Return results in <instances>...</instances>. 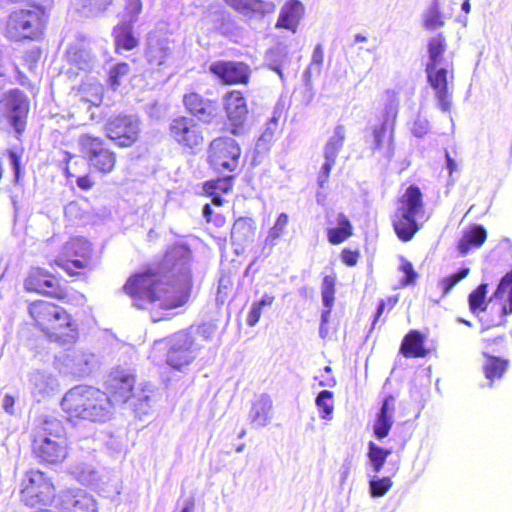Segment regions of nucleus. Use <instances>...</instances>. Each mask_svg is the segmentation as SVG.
Returning a JSON list of instances; mask_svg holds the SVG:
<instances>
[{"label":"nucleus","mask_w":512,"mask_h":512,"mask_svg":"<svg viewBox=\"0 0 512 512\" xmlns=\"http://www.w3.org/2000/svg\"><path fill=\"white\" fill-rule=\"evenodd\" d=\"M483 357L485 361L482 366V372L488 380L489 386H493L497 380H500L506 374L510 361L496 355Z\"/></svg>","instance_id":"31"},{"label":"nucleus","mask_w":512,"mask_h":512,"mask_svg":"<svg viewBox=\"0 0 512 512\" xmlns=\"http://www.w3.org/2000/svg\"><path fill=\"white\" fill-rule=\"evenodd\" d=\"M48 15L45 8L36 2L14 9L7 17L5 36L15 42L35 41L43 37Z\"/></svg>","instance_id":"6"},{"label":"nucleus","mask_w":512,"mask_h":512,"mask_svg":"<svg viewBox=\"0 0 512 512\" xmlns=\"http://www.w3.org/2000/svg\"><path fill=\"white\" fill-rule=\"evenodd\" d=\"M261 315L262 308L256 302H253L251 309L247 315V324L250 327L255 326L259 322Z\"/></svg>","instance_id":"59"},{"label":"nucleus","mask_w":512,"mask_h":512,"mask_svg":"<svg viewBox=\"0 0 512 512\" xmlns=\"http://www.w3.org/2000/svg\"><path fill=\"white\" fill-rule=\"evenodd\" d=\"M203 217L207 223H211L217 228L226 225V217L221 213H215L212 206L208 203L203 206Z\"/></svg>","instance_id":"52"},{"label":"nucleus","mask_w":512,"mask_h":512,"mask_svg":"<svg viewBox=\"0 0 512 512\" xmlns=\"http://www.w3.org/2000/svg\"><path fill=\"white\" fill-rule=\"evenodd\" d=\"M209 71L224 85L229 86L248 85L252 74L250 66L243 61H215L210 65Z\"/></svg>","instance_id":"18"},{"label":"nucleus","mask_w":512,"mask_h":512,"mask_svg":"<svg viewBox=\"0 0 512 512\" xmlns=\"http://www.w3.org/2000/svg\"><path fill=\"white\" fill-rule=\"evenodd\" d=\"M447 49V38L442 32L432 36L427 42L428 61L425 67L427 82L434 90L439 108L443 112L451 111L454 80L453 61H447L445 58Z\"/></svg>","instance_id":"3"},{"label":"nucleus","mask_w":512,"mask_h":512,"mask_svg":"<svg viewBox=\"0 0 512 512\" xmlns=\"http://www.w3.org/2000/svg\"><path fill=\"white\" fill-rule=\"evenodd\" d=\"M391 454L390 449H384L374 442L368 444V458L372 463L375 472H380L386 462L387 457Z\"/></svg>","instance_id":"42"},{"label":"nucleus","mask_w":512,"mask_h":512,"mask_svg":"<svg viewBox=\"0 0 512 512\" xmlns=\"http://www.w3.org/2000/svg\"><path fill=\"white\" fill-rule=\"evenodd\" d=\"M319 386L322 387H334L336 385V379L333 376H328L318 380Z\"/></svg>","instance_id":"64"},{"label":"nucleus","mask_w":512,"mask_h":512,"mask_svg":"<svg viewBox=\"0 0 512 512\" xmlns=\"http://www.w3.org/2000/svg\"><path fill=\"white\" fill-rule=\"evenodd\" d=\"M69 438L64 424L54 417L39 420L32 433L31 451L39 463L58 464L69 455Z\"/></svg>","instance_id":"5"},{"label":"nucleus","mask_w":512,"mask_h":512,"mask_svg":"<svg viewBox=\"0 0 512 512\" xmlns=\"http://www.w3.org/2000/svg\"><path fill=\"white\" fill-rule=\"evenodd\" d=\"M60 504L64 512H98L94 498L78 488L64 491Z\"/></svg>","instance_id":"21"},{"label":"nucleus","mask_w":512,"mask_h":512,"mask_svg":"<svg viewBox=\"0 0 512 512\" xmlns=\"http://www.w3.org/2000/svg\"><path fill=\"white\" fill-rule=\"evenodd\" d=\"M234 175L230 174L224 177L211 179L203 183V193L212 199V203L216 206H223L226 200L222 197L233 189Z\"/></svg>","instance_id":"26"},{"label":"nucleus","mask_w":512,"mask_h":512,"mask_svg":"<svg viewBox=\"0 0 512 512\" xmlns=\"http://www.w3.org/2000/svg\"><path fill=\"white\" fill-rule=\"evenodd\" d=\"M130 73V66L127 62H118L113 65L108 72L106 83L109 88L116 91L124 78Z\"/></svg>","instance_id":"41"},{"label":"nucleus","mask_w":512,"mask_h":512,"mask_svg":"<svg viewBox=\"0 0 512 512\" xmlns=\"http://www.w3.org/2000/svg\"><path fill=\"white\" fill-rule=\"evenodd\" d=\"M8 124L13 128L17 138L27 129L31 101L29 96L19 88H13L1 98Z\"/></svg>","instance_id":"14"},{"label":"nucleus","mask_w":512,"mask_h":512,"mask_svg":"<svg viewBox=\"0 0 512 512\" xmlns=\"http://www.w3.org/2000/svg\"><path fill=\"white\" fill-rule=\"evenodd\" d=\"M194 340L188 333H178L167 342L166 362L174 369L180 370L195 358Z\"/></svg>","instance_id":"20"},{"label":"nucleus","mask_w":512,"mask_h":512,"mask_svg":"<svg viewBox=\"0 0 512 512\" xmlns=\"http://www.w3.org/2000/svg\"><path fill=\"white\" fill-rule=\"evenodd\" d=\"M400 353L405 358H425L431 350L426 346V335L421 331L413 329L404 335Z\"/></svg>","instance_id":"23"},{"label":"nucleus","mask_w":512,"mask_h":512,"mask_svg":"<svg viewBox=\"0 0 512 512\" xmlns=\"http://www.w3.org/2000/svg\"><path fill=\"white\" fill-rule=\"evenodd\" d=\"M54 263L71 277L85 275L92 268L91 244L81 238L69 240Z\"/></svg>","instance_id":"13"},{"label":"nucleus","mask_w":512,"mask_h":512,"mask_svg":"<svg viewBox=\"0 0 512 512\" xmlns=\"http://www.w3.org/2000/svg\"><path fill=\"white\" fill-rule=\"evenodd\" d=\"M104 392L109 399L112 411L114 405L125 404L131 399H135L139 403L148 401L153 389L147 383L137 386L134 373L117 369L108 375Z\"/></svg>","instance_id":"7"},{"label":"nucleus","mask_w":512,"mask_h":512,"mask_svg":"<svg viewBox=\"0 0 512 512\" xmlns=\"http://www.w3.org/2000/svg\"><path fill=\"white\" fill-rule=\"evenodd\" d=\"M114 0H79L80 9L94 16L104 14L113 4Z\"/></svg>","instance_id":"44"},{"label":"nucleus","mask_w":512,"mask_h":512,"mask_svg":"<svg viewBox=\"0 0 512 512\" xmlns=\"http://www.w3.org/2000/svg\"><path fill=\"white\" fill-rule=\"evenodd\" d=\"M316 405L319 409L322 411L321 417L323 419L328 418L334 409L333 404V392L329 390H323L321 391L318 396L316 397Z\"/></svg>","instance_id":"47"},{"label":"nucleus","mask_w":512,"mask_h":512,"mask_svg":"<svg viewBox=\"0 0 512 512\" xmlns=\"http://www.w3.org/2000/svg\"><path fill=\"white\" fill-rule=\"evenodd\" d=\"M104 130L106 137L120 148L132 147L140 135L138 119L126 114H118L109 118Z\"/></svg>","instance_id":"17"},{"label":"nucleus","mask_w":512,"mask_h":512,"mask_svg":"<svg viewBox=\"0 0 512 512\" xmlns=\"http://www.w3.org/2000/svg\"><path fill=\"white\" fill-rule=\"evenodd\" d=\"M64 163L65 176L67 178H76V185L79 189L88 191L96 185V181L91 173H85L81 175L84 170V163L79 158V156L66 151Z\"/></svg>","instance_id":"22"},{"label":"nucleus","mask_w":512,"mask_h":512,"mask_svg":"<svg viewBox=\"0 0 512 512\" xmlns=\"http://www.w3.org/2000/svg\"><path fill=\"white\" fill-rule=\"evenodd\" d=\"M60 405L71 422L80 420L105 422L112 415L106 393L88 385H76L70 388L64 394Z\"/></svg>","instance_id":"4"},{"label":"nucleus","mask_w":512,"mask_h":512,"mask_svg":"<svg viewBox=\"0 0 512 512\" xmlns=\"http://www.w3.org/2000/svg\"><path fill=\"white\" fill-rule=\"evenodd\" d=\"M399 270L405 274V277L400 280L401 287L414 285L416 283L418 273L415 271L411 261L402 257L399 265Z\"/></svg>","instance_id":"48"},{"label":"nucleus","mask_w":512,"mask_h":512,"mask_svg":"<svg viewBox=\"0 0 512 512\" xmlns=\"http://www.w3.org/2000/svg\"><path fill=\"white\" fill-rule=\"evenodd\" d=\"M470 272L468 267H463L457 272L441 278L438 281V286L443 295H447L454 286H456L462 279H464Z\"/></svg>","instance_id":"45"},{"label":"nucleus","mask_w":512,"mask_h":512,"mask_svg":"<svg viewBox=\"0 0 512 512\" xmlns=\"http://www.w3.org/2000/svg\"><path fill=\"white\" fill-rule=\"evenodd\" d=\"M423 25L426 29H436L444 25L438 4L435 2L430 10L424 15Z\"/></svg>","instance_id":"49"},{"label":"nucleus","mask_w":512,"mask_h":512,"mask_svg":"<svg viewBox=\"0 0 512 512\" xmlns=\"http://www.w3.org/2000/svg\"><path fill=\"white\" fill-rule=\"evenodd\" d=\"M344 139L345 133L343 126H337L335 128L334 135L326 143L324 155L336 159L341 147L343 146Z\"/></svg>","instance_id":"46"},{"label":"nucleus","mask_w":512,"mask_h":512,"mask_svg":"<svg viewBox=\"0 0 512 512\" xmlns=\"http://www.w3.org/2000/svg\"><path fill=\"white\" fill-rule=\"evenodd\" d=\"M337 275L332 272L325 275L321 283V296L324 306L327 308L321 313V324L326 325L329 322L331 308L335 301Z\"/></svg>","instance_id":"32"},{"label":"nucleus","mask_w":512,"mask_h":512,"mask_svg":"<svg viewBox=\"0 0 512 512\" xmlns=\"http://www.w3.org/2000/svg\"><path fill=\"white\" fill-rule=\"evenodd\" d=\"M396 211L417 215L423 210V194L416 185H410L398 199Z\"/></svg>","instance_id":"30"},{"label":"nucleus","mask_w":512,"mask_h":512,"mask_svg":"<svg viewBox=\"0 0 512 512\" xmlns=\"http://www.w3.org/2000/svg\"><path fill=\"white\" fill-rule=\"evenodd\" d=\"M126 10L131 15V18H137L142 10L141 0H127ZM133 19H131L132 21Z\"/></svg>","instance_id":"61"},{"label":"nucleus","mask_w":512,"mask_h":512,"mask_svg":"<svg viewBox=\"0 0 512 512\" xmlns=\"http://www.w3.org/2000/svg\"><path fill=\"white\" fill-rule=\"evenodd\" d=\"M69 62L81 70L90 69L89 54L79 48L70 49L68 52Z\"/></svg>","instance_id":"51"},{"label":"nucleus","mask_w":512,"mask_h":512,"mask_svg":"<svg viewBox=\"0 0 512 512\" xmlns=\"http://www.w3.org/2000/svg\"><path fill=\"white\" fill-rule=\"evenodd\" d=\"M394 411V397L388 395L384 398L373 425L374 435L377 439H383L389 435L393 425L392 414Z\"/></svg>","instance_id":"25"},{"label":"nucleus","mask_w":512,"mask_h":512,"mask_svg":"<svg viewBox=\"0 0 512 512\" xmlns=\"http://www.w3.org/2000/svg\"><path fill=\"white\" fill-rule=\"evenodd\" d=\"M392 224L396 236L402 242L412 240L420 230V225L416 221V215L413 214L396 211Z\"/></svg>","instance_id":"27"},{"label":"nucleus","mask_w":512,"mask_h":512,"mask_svg":"<svg viewBox=\"0 0 512 512\" xmlns=\"http://www.w3.org/2000/svg\"><path fill=\"white\" fill-rule=\"evenodd\" d=\"M242 148L230 136H218L207 147V163L218 173H234L241 165Z\"/></svg>","instance_id":"10"},{"label":"nucleus","mask_w":512,"mask_h":512,"mask_svg":"<svg viewBox=\"0 0 512 512\" xmlns=\"http://www.w3.org/2000/svg\"><path fill=\"white\" fill-rule=\"evenodd\" d=\"M170 50L168 47L163 46L159 48H152L148 51V61L151 64L160 66L166 62V58Z\"/></svg>","instance_id":"54"},{"label":"nucleus","mask_w":512,"mask_h":512,"mask_svg":"<svg viewBox=\"0 0 512 512\" xmlns=\"http://www.w3.org/2000/svg\"><path fill=\"white\" fill-rule=\"evenodd\" d=\"M385 303L384 300H381L377 306V309L374 313L373 320H372V327H374L377 322L379 321L380 317L382 316L384 310H385Z\"/></svg>","instance_id":"63"},{"label":"nucleus","mask_w":512,"mask_h":512,"mask_svg":"<svg viewBox=\"0 0 512 512\" xmlns=\"http://www.w3.org/2000/svg\"><path fill=\"white\" fill-rule=\"evenodd\" d=\"M63 277L41 266H32L23 280V288L28 293L48 296L58 301H67V293L62 287Z\"/></svg>","instance_id":"12"},{"label":"nucleus","mask_w":512,"mask_h":512,"mask_svg":"<svg viewBox=\"0 0 512 512\" xmlns=\"http://www.w3.org/2000/svg\"><path fill=\"white\" fill-rule=\"evenodd\" d=\"M393 482L389 477L371 479L369 482L370 494L373 497L384 496L392 487Z\"/></svg>","instance_id":"50"},{"label":"nucleus","mask_w":512,"mask_h":512,"mask_svg":"<svg viewBox=\"0 0 512 512\" xmlns=\"http://www.w3.org/2000/svg\"><path fill=\"white\" fill-rule=\"evenodd\" d=\"M170 140L181 150L195 154L204 146L206 135L200 121L188 115H176L168 122Z\"/></svg>","instance_id":"9"},{"label":"nucleus","mask_w":512,"mask_h":512,"mask_svg":"<svg viewBox=\"0 0 512 512\" xmlns=\"http://www.w3.org/2000/svg\"><path fill=\"white\" fill-rule=\"evenodd\" d=\"M10 158L15 171V177L18 179L20 174V156L16 152L12 151L10 152Z\"/></svg>","instance_id":"62"},{"label":"nucleus","mask_w":512,"mask_h":512,"mask_svg":"<svg viewBox=\"0 0 512 512\" xmlns=\"http://www.w3.org/2000/svg\"><path fill=\"white\" fill-rule=\"evenodd\" d=\"M361 257V252L359 249H351V248H344L342 249L340 253V258L342 263H344L348 267L355 266L359 259Z\"/></svg>","instance_id":"55"},{"label":"nucleus","mask_w":512,"mask_h":512,"mask_svg":"<svg viewBox=\"0 0 512 512\" xmlns=\"http://www.w3.org/2000/svg\"><path fill=\"white\" fill-rule=\"evenodd\" d=\"M228 130L238 136L246 130L249 118V106L245 93L239 89L226 91L222 97Z\"/></svg>","instance_id":"16"},{"label":"nucleus","mask_w":512,"mask_h":512,"mask_svg":"<svg viewBox=\"0 0 512 512\" xmlns=\"http://www.w3.org/2000/svg\"><path fill=\"white\" fill-rule=\"evenodd\" d=\"M225 3L236 11L248 13L255 10L258 0H224Z\"/></svg>","instance_id":"53"},{"label":"nucleus","mask_w":512,"mask_h":512,"mask_svg":"<svg viewBox=\"0 0 512 512\" xmlns=\"http://www.w3.org/2000/svg\"><path fill=\"white\" fill-rule=\"evenodd\" d=\"M335 158L325 156V162L321 168V171L319 172L318 176V183L320 187H323L325 183H327L331 169L333 165L335 164Z\"/></svg>","instance_id":"57"},{"label":"nucleus","mask_w":512,"mask_h":512,"mask_svg":"<svg viewBox=\"0 0 512 512\" xmlns=\"http://www.w3.org/2000/svg\"><path fill=\"white\" fill-rule=\"evenodd\" d=\"M55 497V487L51 479L40 470H29L20 484V499L29 507L50 504Z\"/></svg>","instance_id":"11"},{"label":"nucleus","mask_w":512,"mask_h":512,"mask_svg":"<svg viewBox=\"0 0 512 512\" xmlns=\"http://www.w3.org/2000/svg\"><path fill=\"white\" fill-rule=\"evenodd\" d=\"M271 408L272 400L268 396L262 395L256 399L250 409L251 422L257 425H265Z\"/></svg>","instance_id":"39"},{"label":"nucleus","mask_w":512,"mask_h":512,"mask_svg":"<svg viewBox=\"0 0 512 512\" xmlns=\"http://www.w3.org/2000/svg\"><path fill=\"white\" fill-rule=\"evenodd\" d=\"M77 93L82 101L93 106H99L103 101L104 87L103 84L96 80L82 81L77 88Z\"/></svg>","instance_id":"36"},{"label":"nucleus","mask_w":512,"mask_h":512,"mask_svg":"<svg viewBox=\"0 0 512 512\" xmlns=\"http://www.w3.org/2000/svg\"><path fill=\"white\" fill-rule=\"evenodd\" d=\"M182 103L187 113L202 123L211 124L218 116L217 100L207 98L195 90L184 93Z\"/></svg>","instance_id":"19"},{"label":"nucleus","mask_w":512,"mask_h":512,"mask_svg":"<svg viewBox=\"0 0 512 512\" xmlns=\"http://www.w3.org/2000/svg\"><path fill=\"white\" fill-rule=\"evenodd\" d=\"M487 239V231L482 225H472L459 240L458 250L467 254L472 248L481 247Z\"/></svg>","instance_id":"34"},{"label":"nucleus","mask_w":512,"mask_h":512,"mask_svg":"<svg viewBox=\"0 0 512 512\" xmlns=\"http://www.w3.org/2000/svg\"><path fill=\"white\" fill-rule=\"evenodd\" d=\"M428 121L424 118H417L413 121L411 132L415 137L422 138L428 133Z\"/></svg>","instance_id":"58"},{"label":"nucleus","mask_w":512,"mask_h":512,"mask_svg":"<svg viewBox=\"0 0 512 512\" xmlns=\"http://www.w3.org/2000/svg\"><path fill=\"white\" fill-rule=\"evenodd\" d=\"M94 209L87 197L70 201L64 209V215L70 222L86 221L92 217Z\"/></svg>","instance_id":"33"},{"label":"nucleus","mask_w":512,"mask_h":512,"mask_svg":"<svg viewBox=\"0 0 512 512\" xmlns=\"http://www.w3.org/2000/svg\"><path fill=\"white\" fill-rule=\"evenodd\" d=\"M41 57L39 48H32L24 52L22 56L23 64L30 70L34 69Z\"/></svg>","instance_id":"56"},{"label":"nucleus","mask_w":512,"mask_h":512,"mask_svg":"<svg viewBox=\"0 0 512 512\" xmlns=\"http://www.w3.org/2000/svg\"><path fill=\"white\" fill-rule=\"evenodd\" d=\"M397 109L391 106L386 107L381 115V122L371 129L373 152L381 153L386 160H391L395 155V125Z\"/></svg>","instance_id":"15"},{"label":"nucleus","mask_w":512,"mask_h":512,"mask_svg":"<svg viewBox=\"0 0 512 512\" xmlns=\"http://www.w3.org/2000/svg\"><path fill=\"white\" fill-rule=\"evenodd\" d=\"M256 223L250 217L237 218L231 228V240L233 243L243 244L252 240L256 233Z\"/></svg>","instance_id":"35"},{"label":"nucleus","mask_w":512,"mask_h":512,"mask_svg":"<svg viewBox=\"0 0 512 512\" xmlns=\"http://www.w3.org/2000/svg\"><path fill=\"white\" fill-rule=\"evenodd\" d=\"M338 227L329 228L327 230V239L332 245H339L349 239L354 228L349 217L344 213H339L337 217Z\"/></svg>","instance_id":"37"},{"label":"nucleus","mask_w":512,"mask_h":512,"mask_svg":"<svg viewBox=\"0 0 512 512\" xmlns=\"http://www.w3.org/2000/svg\"><path fill=\"white\" fill-rule=\"evenodd\" d=\"M494 298H505L506 302L501 308V320L498 323L491 324V326L501 325L506 323V316L512 314V270L506 273L500 280L494 294ZM490 325L483 327L486 330Z\"/></svg>","instance_id":"29"},{"label":"nucleus","mask_w":512,"mask_h":512,"mask_svg":"<svg viewBox=\"0 0 512 512\" xmlns=\"http://www.w3.org/2000/svg\"><path fill=\"white\" fill-rule=\"evenodd\" d=\"M288 223H289V216L286 213H280L278 215L274 225L269 229L267 236L264 240V245L268 246V247L275 246L277 244L278 240L286 232Z\"/></svg>","instance_id":"40"},{"label":"nucleus","mask_w":512,"mask_h":512,"mask_svg":"<svg viewBox=\"0 0 512 512\" xmlns=\"http://www.w3.org/2000/svg\"><path fill=\"white\" fill-rule=\"evenodd\" d=\"M112 36L114 38L116 52L119 50L130 51L139 45V40L135 36L132 21H123L113 28Z\"/></svg>","instance_id":"28"},{"label":"nucleus","mask_w":512,"mask_h":512,"mask_svg":"<svg viewBox=\"0 0 512 512\" xmlns=\"http://www.w3.org/2000/svg\"><path fill=\"white\" fill-rule=\"evenodd\" d=\"M324 61V50L321 44H317L314 47L310 67H317L318 69L321 68Z\"/></svg>","instance_id":"60"},{"label":"nucleus","mask_w":512,"mask_h":512,"mask_svg":"<svg viewBox=\"0 0 512 512\" xmlns=\"http://www.w3.org/2000/svg\"><path fill=\"white\" fill-rule=\"evenodd\" d=\"M189 257L181 247L166 251L162 259L131 275L123 286L136 307L151 304L171 310L185 305L191 296L193 281Z\"/></svg>","instance_id":"1"},{"label":"nucleus","mask_w":512,"mask_h":512,"mask_svg":"<svg viewBox=\"0 0 512 512\" xmlns=\"http://www.w3.org/2000/svg\"><path fill=\"white\" fill-rule=\"evenodd\" d=\"M303 15V4L299 0H288L280 10L276 27L295 32Z\"/></svg>","instance_id":"24"},{"label":"nucleus","mask_w":512,"mask_h":512,"mask_svg":"<svg viewBox=\"0 0 512 512\" xmlns=\"http://www.w3.org/2000/svg\"><path fill=\"white\" fill-rule=\"evenodd\" d=\"M482 345L483 356H494L496 353H500L507 347V338L505 334H501L495 337H485L482 339Z\"/></svg>","instance_id":"43"},{"label":"nucleus","mask_w":512,"mask_h":512,"mask_svg":"<svg viewBox=\"0 0 512 512\" xmlns=\"http://www.w3.org/2000/svg\"><path fill=\"white\" fill-rule=\"evenodd\" d=\"M487 283L479 284L472 290L468 296L469 310L472 314L479 316L480 313L485 312L488 307L487 296Z\"/></svg>","instance_id":"38"},{"label":"nucleus","mask_w":512,"mask_h":512,"mask_svg":"<svg viewBox=\"0 0 512 512\" xmlns=\"http://www.w3.org/2000/svg\"><path fill=\"white\" fill-rule=\"evenodd\" d=\"M31 328L61 347H74L81 339L79 319L66 307L49 299H34L26 304Z\"/></svg>","instance_id":"2"},{"label":"nucleus","mask_w":512,"mask_h":512,"mask_svg":"<svg viewBox=\"0 0 512 512\" xmlns=\"http://www.w3.org/2000/svg\"><path fill=\"white\" fill-rule=\"evenodd\" d=\"M80 152L90 171L109 175L113 173L119 162L118 153L103 137L83 134L79 138Z\"/></svg>","instance_id":"8"}]
</instances>
